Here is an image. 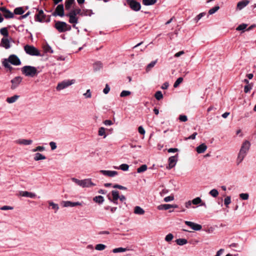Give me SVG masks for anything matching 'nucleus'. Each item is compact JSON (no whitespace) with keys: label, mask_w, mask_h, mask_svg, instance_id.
Wrapping results in <instances>:
<instances>
[{"label":"nucleus","mask_w":256,"mask_h":256,"mask_svg":"<svg viewBox=\"0 0 256 256\" xmlns=\"http://www.w3.org/2000/svg\"><path fill=\"white\" fill-rule=\"evenodd\" d=\"M44 150H45V148L43 146H38L36 147L35 148L32 149V152H36L37 151L42 152V151Z\"/></svg>","instance_id":"5fc2aeb1"},{"label":"nucleus","mask_w":256,"mask_h":256,"mask_svg":"<svg viewBox=\"0 0 256 256\" xmlns=\"http://www.w3.org/2000/svg\"><path fill=\"white\" fill-rule=\"evenodd\" d=\"M21 71L22 74L25 76L32 78L36 76L38 73L36 67L30 66H23L21 68Z\"/></svg>","instance_id":"f03ea898"},{"label":"nucleus","mask_w":256,"mask_h":256,"mask_svg":"<svg viewBox=\"0 0 256 256\" xmlns=\"http://www.w3.org/2000/svg\"><path fill=\"white\" fill-rule=\"evenodd\" d=\"M147 166L146 164H142L140 168H138L137 172L138 173H141L145 172L147 170Z\"/></svg>","instance_id":"58836bf2"},{"label":"nucleus","mask_w":256,"mask_h":256,"mask_svg":"<svg viewBox=\"0 0 256 256\" xmlns=\"http://www.w3.org/2000/svg\"><path fill=\"white\" fill-rule=\"evenodd\" d=\"M179 120L181 122H185L188 120V118L185 115H180L179 116Z\"/></svg>","instance_id":"680f3d73"},{"label":"nucleus","mask_w":256,"mask_h":256,"mask_svg":"<svg viewBox=\"0 0 256 256\" xmlns=\"http://www.w3.org/2000/svg\"><path fill=\"white\" fill-rule=\"evenodd\" d=\"M0 46L6 49H8L10 47V44L9 40L7 38H2Z\"/></svg>","instance_id":"a211bd4d"},{"label":"nucleus","mask_w":256,"mask_h":256,"mask_svg":"<svg viewBox=\"0 0 256 256\" xmlns=\"http://www.w3.org/2000/svg\"><path fill=\"white\" fill-rule=\"evenodd\" d=\"M173 238H174V236H173L172 234H167L165 238V240H166V241L169 242L172 240Z\"/></svg>","instance_id":"bf43d9fd"},{"label":"nucleus","mask_w":256,"mask_h":256,"mask_svg":"<svg viewBox=\"0 0 256 256\" xmlns=\"http://www.w3.org/2000/svg\"><path fill=\"white\" fill-rule=\"evenodd\" d=\"M157 60L151 62L146 66V70H150L156 64Z\"/></svg>","instance_id":"09e8293b"},{"label":"nucleus","mask_w":256,"mask_h":256,"mask_svg":"<svg viewBox=\"0 0 256 256\" xmlns=\"http://www.w3.org/2000/svg\"><path fill=\"white\" fill-rule=\"evenodd\" d=\"M157 0H142V4L144 6H150L156 2Z\"/></svg>","instance_id":"c756f323"},{"label":"nucleus","mask_w":256,"mask_h":256,"mask_svg":"<svg viewBox=\"0 0 256 256\" xmlns=\"http://www.w3.org/2000/svg\"><path fill=\"white\" fill-rule=\"evenodd\" d=\"M114 168L116 169H120L124 171H126L128 170L129 166L126 164H120L119 167L114 166Z\"/></svg>","instance_id":"c85d7f7f"},{"label":"nucleus","mask_w":256,"mask_h":256,"mask_svg":"<svg viewBox=\"0 0 256 256\" xmlns=\"http://www.w3.org/2000/svg\"><path fill=\"white\" fill-rule=\"evenodd\" d=\"M100 172L105 176L108 177H114L118 174L116 171L112 170H100Z\"/></svg>","instance_id":"2eb2a0df"},{"label":"nucleus","mask_w":256,"mask_h":256,"mask_svg":"<svg viewBox=\"0 0 256 256\" xmlns=\"http://www.w3.org/2000/svg\"><path fill=\"white\" fill-rule=\"evenodd\" d=\"M112 199L116 201V200H118L120 198V194L118 191L117 190H112Z\"/></svg>","instance_id":"7c9ffc66"},{"label":"nucleus","mask_w":256,"mask_h":256,"mask_svg":"<svg viewBox=\"0 0 256 256\" xmlns=\"http://www.w3.org/2000/svg\"><path fill=\"white\" fill-rule=\"evenodd\" d=\"M250 1L248 0H242L238 2L236 6V9L238 10H242L243 8L246 7Z\"/></svg>","instance_id":"f3484780"},{"label":"nucleus","mask_w":256,"mask_h":256,"mask_svg":"<svg viewBox=\"0 0 256 256\" xmlns=\"http://www.w3.org/2000/svg\"><path fill=\"white\" fill-rule=\"evenodd\" d=\"M110 90V88L108 84H106L103 90V92L104 94H107Z\"/></svg>","instance_id":"e2e57ef3"},{"label":"nucleus","mask_w":256,"mask_h":256,"mask_svg":"<svg viewBox=\"0 0 256 256\" xmlns=\"http://www.w3.org/2000/svg\"><path fill=\"white\" fill-rule=\"evenodd\" d=\"M102 68V64L100 61L96 62L93 64L94 70L95 72L99 70Z\"/></svg>","instance_id":"5701e85b"},{"label":"nucleus","mask_w":256,"mask_h":256,"mask_svg":"<svg viewBox=\"0 0 256 256\" xmlns=\"http://www.w3.org/2000/svg\"><path fill=\"white\" fill-rule=\"evenodd\" d=\"M209 194L214 198H216L218 194V192L216 189H212L210 192Z\"/></svg>","instance_id":"8fccbe9b"},{"label":"nucleus","mask_w":256,"mask_h":256,"mask_svg":"<svg viewBox=\"0 0 256 256\" xmlns=\"http://www.w3.org/2000/svg\"><path fill=\"white\" fill-rule=\"evenodd\" d=\"M126 250V248H116L112 250V252L114 253H117V252H124Z\"/></svg>","instance_id":"a18cd8bd"},{"label":"nucleus","mask_w":256,"mask_h":256,"mask_svg":"<svg viewBox=\"0 0 256 256\" xmlns=\"http://www.w3.org/2000/svg\"><path fill=\"white\" fill-rule=\"evenodd\" d=\"M130 94H131V92L130 91L122 90L120 94V97H125V96L130 95Z\"/></svg>","instance_id":"603ef678"},{"label":"nucleus","mask_w":256,"mask_h":256,"mask_svg":"<svg viewBox=\"0 0 256 256\" xmlns=\"http://www.w3.org/2000/svg\"><path fill=\"white\" fill-rule=\"evenodd\" d=\"M231 202V198L230 196H226L224 200V204L226 206H228V205L230 204Z\"/></svg>","instance_id":"864d4df0"},{"label":"nucleus","mask_w":256,"mask_h":256,"mask_svg":"<svg viewBox=\"0 0 256 256\" xmlns=\"http://www.w3.org/2000/svg\"><path fill=\"white\" fill-rule=\"evenodd\" d=\"M172 208L170 204H162L158 206V209L159 210H167Z\"/></svg>","instance_id":"a878e982"},{"label":"nucleus","mask_w":256,"mask_h":256,"mask_svg":"<svg viewBox=\"0 0 256 256\" xmlns=\"http://www.w3.org/2000/svg\"><path fill=\"white\" fill-rule=\"evenodd\" d=\"M112 187L115 188H118V189L122 190H127V188L126 187L124 186L121 185H120V184H114L112 186Z\"/></svg>","instance_id":"13d9d810"},{"label":"nucleus","mask_w":256,"mask_h":256,"mask_svg":"<svg viewBox=\"0 0 256 256\" xmlns=\"http://www.w3.org/2000/svg\"><path fill=\"white\" fill-rule=\"evenodd\" d=\"M240 198L244 200H247L248 198L249 195L247 193H242L240 194Z\"/></svg>","instance_id":"6e6d98bb"},{"label":"nucleus","mask_w":256,"mask_h":256,"mask_svg":"<svg viewBox=\"0 0 256 256\" xmlns=\"http://www.w3.org/2000/svg\"><path fill=\"white\" fill-rule=\"evenodd\" d=\"M104 208L106 210H110L111 212L114 213L116 211L117 208L116 207H110V206H104Z\"/></svg>","instance_id":"3c124183"},{"label":"nucleus","mask_w":256,"mask_h":256,"mask_svg":"<svg viewBox=\"0 0 256 256\" xmlns=\"http://www.w3.org/2000/svg\"><path fill=\"white\" fill-rule=\"evenodd\" d=\"M206 15L205 12H202L196 16L194 18V20L197 22L202 16Z\"/></svg>","instance_id":"4d7b16f0"},{"label":"nucleus","mask_w":256,"mask_h":256,"mask_svg":"<svg viewBox=\"0 0 256 256\" xmlns=\"http://www.w3.org/2000/svg\"><path fill=\"white\" fill-rule=\"evenodd\" d=\"M178 156V154H176L174 156H170L168 158V165H169V168H174L176 163L177 162V158Z\"/></svg>","instance_id":"4468645a"},{"label":"nucleus","mask_w":256,"mask_h":256,"mask_svg":"<svg viewBox=\"0 0 256 256\" xmlns=\"http://www.w3.org/2000/svg\"><path fill=\"white\" fill-rule=\"evenodd\" d=\"M46 158V157L42 155V154L39 153V152H37L35 154H34V160H36V161H38V160H45Z\"/></svg>","instance_id":"cd10ccee"},{"label":"nucleus","mask_w":256,"mask_h":256,"mask_svg":"<svg viewBox=\"0 0 256 256\" xmlns=\"http://www.w3.org/2000/svg\"><path fill=\"white\" fill-rule=\"evenodd\" d=\"M20 97V96L14 95L12 96L8 97L6 98V102L9 104L14 102Z\"/></svg>","instance_id":"b1692460"},{"label":"nucleus","mask_w":256,"mask_h":256,"mask_svg":"<svg viewBox=\"0 0 256 256\" xmlns=\"http://www.w3.org/2000/svg\"><path fill=\"white\" fill-rule=\"evenodd\" d=\"M185 224L190 226L192 230H200L202 228V226L200 224L194 223L192 222L185 221Z\"/></svg>","instance_id":"f8f14e48"},{"label":"nucleus","mask_w":256,"mask_h":256,"mask_svg":"<svg viewBox=\"0 0 256 256\" xmlns=\"http://www.w3.org/2000/svg\"><path fill=\"white\" fill-rule=\"evenodd\" d=\"M134 213L137 214L142 215L144 214V210L140 206H136L134 208Z\"/></svg>","instance_id":"393cba45"},{"label":"nucleus","mask_w":256,"mask_h":256,"mask_svg":"<svg viewBox=\"0 0 256 256\" xmlns=\"http://www.w3.org/2000/svg\"><path fill=\"white\" fill-rule=\"evenodd\" d=\"M8 60L10 63L14 66H18L20 65L21 64L20 60L19 59V58L16 55L14 54L10 55L9 56Z\"/></svg>","instance_id":"ddd939ff"},{"label":"nucleus","mask_w":256,"mask_h":256,"mask_svg":"<svg viewBox=\"0 0 256 256\" xmlns=\"http://www.w3.org/2000/svg\"><path fill=\"white\" fill-rule=\"evenodd\" d=\"M24 12V10L22 7H18L14 8V14L22 15Z\"/></svg>","instance_id":"bb28decb"},{"label":"nucleus","mask_w":256,"mask_h":256,"mask_svg":"<svg viewBox=\"0 0 256 256\" xmlns=\"http://www.w3.org/2000/svg\"><path fill=\"white\" fill-rule=\"evenodd\" d=\"M15 142L19 144L30 145L32 144V140H31L18 139L16 140Z\"/></svg>","instance_id":"6ab92c4d"},{"label":"nucleus","mask_w":256,"mask_h":256,"mask_svg":"<svg viewBox=\"0 0 256 256\" xmlns=\"http://www.w3.org/2000/svg\"><path fill=\"white\" fill-rule=\"evenodd\" d=\"M94 13L91 10H82V16H91Z\"/></svg>","instance_id":"2f4dec72"},{"label":"nucleus","mask_w":256,"mask_h":256,"mask_svg":"<svg viewBox=\"0 0 256 256\" xmlns=\"http://www.w3.org/2000/svg\"><path fill=\"white\" fill-rule=\"evenodd\" d=\"M176 242L179 246H183L188 243V240L185 238H178L176 240Z\"/></svg>","instance_id":"f704fd0d"},{"label":"nucleus","mask_w":256,"mask_h":256,"mask_svg":"<svg viewBox=\"0 0 256 256\" xmlns=\"http://www.w3.org/2000/svg\"><path fill=\"white\" fill-rule=\"evenodd\" d=\"M247 26L248 24H240L236 28V30L238 31L244 30L246 29Z\"/></svg>","instance_id":"37998d69"},{"label":"nucleus","mask_w":256,"mask_h":256,"mask_svg":"<svg viewBox=\"0 0 256 256\" xmlns=\"http://www.w3.org/2000/svg\"><path fill=\"white\" fill-rule=\"evenodd\" d=\"M54 28L59 32H64L66 31H70L72 28L70 25L67 24L66 22L61 21L56 22Z\"/></svg>","instance_id":"20e7f679"},{"label":"nucleus","mask_w":256,"mask_h":256,"mask_svg":"<svg viewBox=\"0 0 256 256\" xmlns=\"http://www.w3.org/2000/svg\"><path fill=\"white\" fill-rule=\"evenodd\" d=\"M72 180L82 188H90L96 186V184H94L90 178L79 180L73 178H72Z\"/></svg>","instance_id":"7ed1b4c3"},{"label":"nucleus","mask_w":256,"mask_h":256,"mask_svg":"<svg viewBox=\"0 0 256 256\" xmlns=\"http://www.w3.org/2000/svg\"><path fill=\"white\" fill-rule=\"evenodd\" d=\"M154 97L158 100H160L161 99H162L163 98V95L162 92L157 91L154 94Z\"/></svg>","instance_id":"4c0bfd02"},{"label":"nucleus","mask_w":256,"mask_h":256,"mask_svg":"<svg viewBox=\"0 0 256 256\" xmlns=\"http://www.w3.org/2000/svg\"><path fill=\"white\" fill-rule=\"evenodd\" d=\"M252 89V87L249 85H246L244 87V92L245 93H248Z\"/></svg>","instance_id":"774afa93"},{"label":"nucleus","mask_w":256,"mask_h":256,"mask_svg":"<svg viewBox=\"0 0 256 256\" xmlns=\"http://www.w3.org/2000/svg\"><path fill=\"white\" fill-rule=\"evenodd\" d=\"M174 200V196L172 195L166 196L164 198V201L165 202H168L170 201H172Z\"/></svg>","instance_id":"052dcab7"},{"label":"nucleus","mask_w":256,"mask_h":256,"mask_svg":"<svg viewBox=\"0 0 256 256\" xmlns=\"http://www.w3.org/2000/svg\"><path fill=\"white\" fill-rule=\"evenodd\" d=\"M53 16H58L60 17H62L64 16V5L60 4L58 5L54 12L52 13Z\"/></svg>","instance_id":"9d476101"},{"label":"nucleus","mask_w":256,"mask_h":256,"mask_svg":"<svg viewBox=\"0 0 256 256\" xmlns=\"http://www.w3.org/2000/svg\"><path fill=\"white\" fill-rule=\"evenodd\" d=\"M49 206H52V208L55 210V212L58 210L59 206L58 204H54L52 201H48Z\"/></svg>","instance_id":"e433bc0d"},{"label":"nucleus","mask_w":256,"mask_h":256,"mask_svg":"<svg viewBox=\"0 0 256 256\" xmlns=\"http://www.w3.org/2000/svg\"><path fill=\"white\" fill-rule=\"evenodd\" d=\"M207 146L204 144H202L196 148V152L198 154H202L205 152Z\"/></svg>","instance_id":"4be33fe9"},{"label":"nucleus","mask_w":256,"mask_h":256,"mask_svg":"<svg viewBox=\"0 0 256 256\" xmlns=\"http://www.w3.org/2000/svg\"><path fill=\"white\" fill-rule=\"evenodd\" d=\"M98 133L99 136H104V138L106 137V130L104 128H103V127L100 128L98 130Z\"/></svg>","instance_id":"a19ab883"},{"label":"nucleus","mask_w":256,"mask_h":256,"mask_svg":"<svg viewBox=\"0 0 256 256\" xmlns=\"http://www.w3.org/2000/svg\"><path fill=\"white\" fill-rule=\"evenodd\" d=\"M26 52L30 56H40V51L33 46L26 45L24 47Z\"/></svg>","instance_id":"0eeeda50"},{"label":"nucleus","mask_w":256,"mask_h":256,"mask_svg":"<svg viewBox=\"0 0 256 256\" xmlns=\"http://www.w3.org/2000/svg\"><path fill=\"white\" fill-rule=\"evenodd\" d=\"M4 16L6 18H14V14L10 10H8L6 13L4 14Z\"/></svg>","instance_id":"72a5a7b5"},{"label":"nucleus","mask_w":256,"mask_h":256,"mask_svg":"<svg viewBox=\"0 0 256 256\" xmlns=\"http://www.w3.org/2000/svg\"><path fill=\"white\" fill-rule=\"evenodd\" d=\"M74 82L75 80H64L58 84L56 89L58 91L61 90L72 85Z\"/></svg>","instance_id":"6e6552de"},{"label":"nucleus","mask_w":256,"mask_h":256,"mask_svg":"<svg viewBox=\"0 0 256 256\" xmlns=\"http://www.w3.org/2000/svg\"><path fill=\"white\" fill-rule=\"evenodd\" d=\"M70 12L66 14L65 16L69 18L68 22L70 24H72V26L76 28V24L78 22V18L76 14L74 12L73 10H70Z\"/></svg>","instance_id":"423d86ee"},{"label":"nucleus","mask_w":256,"mask_h":256,"mask_svg":"<svg viewBox=\"0 0 256 256\" xmlns=\"http://www.w3.org/2000/svg\"><path fill=\"white\" fill-rule=\"evenodd\" d=\"M183 81V78L182 77L178 78L174 82V88H177L180 83Z\"/></svg>","instance_id":"de8ad7c7"},{"label":"nucleus","mask_w":256,"mask_h":256,"mask_svg":"<svg viewBox=\"0 0 256 256\" xmlns=\"http://www.w3.org/2000/svg\"><path fill=\"white\" fill-rule=\"evenodd\" d=\"M220 9V6H216L212 8H210L208 11L209 14H212L215 13L216 11H218Z\"/></svg>","instance_id":"79ce46f5"},{"label":"nucleus","mask_w":256,"mask_h":256,"mask_svg":"<svg viewBox=\"0 0 256 256\" xmlns=\"http://www.w3.org/2000/svg\"><path fill=\"white\" fill-rule=\"evenodd\" d=\"M50 146L52 150H54L56 148V143L54 142H50Z\"/></svg>","instance_id":"69168bd1"},{"label":"nucleus","mask_w":256,"mask_h":256,"mask_svg":"<svg viewBox=\"0 0 256 256\" xmlns=\"http://www.w3.org/2000/svg\"><path fill=\"white\" fill-rule=\"evenodd\" d=\"M192 202L193 204L198 205L200 204L202 202V199L200 197H197L192 200Z\"/></svg>","instance_id":"49530a36"},{"label":"nucleus","mask_w":256,"mask_h":256,"mask_svg":"<svg viewBox=\"0 0 256 256\" xmlns=\"http://www.w3.org/2000/svg\"><path fill=\"white\" fill-rule=\"evenodd\" d=\"M20 194L22 196L30 198H34L36 196V194L34 193L27 191H22L20 192Z\"/></svg>","instance_id":"412c9836"},{"label":"nucleus","mask_w":256,"mask_h":256,"mask_svg":"<svg viewBox=\"0 0 256 256\" xmlns=\"http://www.w3.org/2000/svg\"><path fill=\"white\" fill-rule=\"evenodd\" d=\"M94 200L100 204H102L104 201V198L102 196H96L94 198Z\"/></svg>","instance_id":"473e14b6"},{"label":"nucleus","mask_w":256,"mask_h":256,"mask_svg":"<svg viewBox=\"0 0 256 256\" xmlns=\"http://www.w3.org/2000/svg\"><path fill=\"white\" fill-rule=\"evenodd\" d=\"M138 132L141 134H145V130L142 126L138 127Z\"/></svg>","instance_id":"0e129e2a"},{"label":"nucleus","mask_w":256,"mask_h":256,"mask_svg":"<svg viewBox=\"0 0 256 256\" xmlns=\"http://www.w3.org/2000/svg\"><path fill=\"white\" fill-rule=\"evenodd\" d=\"M81 204L78 202H72L70 201L64 202V207H74L78 206H80Z\"/></svg>","instance_id":"aec40b11"},{"label":"nucleus","mask_w":256,"mask_h":256,"mask_svg":"<svg viewBox=\"0 0 256 256\" xmlns=\"http://www.w3.org/2000/svg\"><path fill=\"white\" fill-rule=\"evenodd\" d=\"M76 4L75 0H66L64 2L65 9L66 10H70L73 6Z\"/></svg>","instance_id":"dca6fc26"},{"label":"nucleus","mask_w":256,"mask_h":256,"mask_svg":"<svg viewBox=\"0 0 256 256\" xmlns=\"http://www.w3.org/2000/svg\"><path fill=\"white\" fill-rule=\"evenodd\" d=\"M10 62L7 59H4L2 61V64L3 66L6 68H8L10 70H11L12 68L10 66V65L9 64Z\"/></svg>","instance_id":"c9c22d12"},{"label":"nucleus","mask_w":256,"mask_h":256,"mask_svg":"<svg viewBox=\"0 0 256 256\" xmlns=\"http://www.w3.org/2000/svg\"><path fill=\"white\" fill-rule=\"evenodd\" d=\"M0 33L4 36H8V32L6 28H3L0 30Z\"/></svg>","instance_id":"ea45409f"},{"label":"nucleus","mask_w":256,"mask_h":256,"mask_svg":"<svg viewBox=\"0 0 256 256\" xmlns=\"http://www.w3.org/2000/svg\"><path fill=\"white\" fill-rule=\"evenodd\" d=\"M106 246L104 244H98L96 246V247H95V248L96 250H104L106 248Z\"/></svg>","instance_id":"c03bdc74"},{"label":"nucleus","mask_w":256,"mask_h":256,"mask_svg":"<svg viewBox=\"0 0 256 256\" xmlns=\"http://www.w3.org/2000/svg\"><path fill=\"white\" fill-rule=\"evenodd\" d=\"M250 146V143L248 140H245L242 144L236 160L237 164L242 162L246 156Z\"/></svg>","instance_id":"f257e3e1"},{"label":"nucleus","mask_w":256,"mask_h":256,"mask_svg":"<svg viewBox=\"0 0 256 256\" xmlns=\"http://www.w3.org/2000/svg\"><path fill=\"white\" fill-rule=\"evenodd\" d=\"M22 78L20 76H16L12 79L10 81L12 83L10 88L12 90L16 89L22 82Z\"/></svg>","instance_id":"9b49d317"},{"label":"nucleus","mask_w":256,"mask_h":256,"mask_svg":"<svg viewBox=\"0 0 256 256\" xmlns=\"http://www.w3.org/2000/svg\"><path fill=\"white\" fill-rule=\"evenodd\" d=\"M127 4L130 8L134 11L138 12L141 8L140 4L136 0H126Z\"/></svg>","instance_id":"1a4fd4ad"},{"label":"nucleus","mask_w":256,"mask_h":256,"mask_svg":"<svg viewBox=\"0 0 256 256\" xmlns=\"http://www.w3.org/2000/svg\"><path fill=\"white\" fill-rule=\"evenodd\" d=\"M45 51L46 52H50V54L53 53V50L50 46H47L45 48Z\"/></svg>","instance_id":"338daca9"},{"label":"nucleus","mask_w":256,"mask_h":256,"mask_svg":"<svg viewBox=\"0 0 256 256\" xmlns=\"http://www.w3.org/2000/svg\"><path fill=\"white\" fill-rule=\"evenodd\" d=\"M36 10L38 12L34 16V19L36 21L41 22H50V16H48L47 18L42 10H40L38 8H36Z\"/></svg>","instance_id":"39448f33"}]
</instances>
